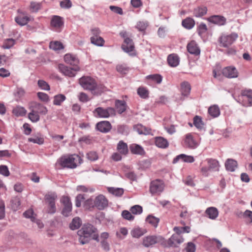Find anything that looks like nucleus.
Listing matches in <instances>:
<instances>
[{"mask_svg":"<svg viewBox=\"0 0 252 252\" xmlns=\"http://www.w3.org/2000/svg\"><path fill=\"white\" fill-rule=\"evenodd\" d=\"M108 191L116 196H121L124 193V189L122 188L109 187L108 188Z\"/></svg>","mask_w":252,"mask_h":252,"instance_id":"nucleus-41","label":"nucleus"},{"mask_svg":"<svg viewBox=\"0 0 252 252\" xmlns=\"http://www.w3.org/2000/svg\"><path fill=\"white\" fill-rule=\"evenodd\" d=\"M222 73L224 76L229 78H236L238 75L236 68L233 66H227L224 68Z\"/></svg>","mask_w":252,"mask_h":252,"instance_id":"nucleus-13","label":"nucleus"},{"mask_svg":"<svg viewBox=\"0 0 252 252\" xmlns=\"http://www.w3.org/2000/svg\"><path fill=\"white\" fill-rule=\"evenodd\" d=\"M179 160H182L184 162L188 163H192L194 161V158L192 156H188L185 154H180L174 158L173 163H176Z\"/></svg>","mask_w":252,"mask_h":252,"instance_id":"nucleus-22","label":"nucleus"},{"mask_svg":"<svg viewBox=\"0 0 252 252\" xmlns=\"http://www.w3.org/2000/svg\"><path fill=\"white\" fill-rule=\"evenodd\" d=\"M0 174L5 177L9 175L10 173L7 166L3 165L0 166Z\"/></svg>","mask_w":252,"mask_h":252,"instance_id":"nucleus-64","label":"nucleus"},{"mask_svg":"<svg viewBox=\"0 0 252 252\" xmlns=\"http://www.w3.org/2000/svg\"><path fill=\"white\" fill-rule=\"evenodd\" d=\"M96 127L100 132H107L111 129V125L108 121H102L96 124Z\"/></svg>","mask_w":252,"mask_h":252,"instance_id":"nucleus-19","label":"nucleus"},{"mask_svg":"<svg viewBox=\"0 0 252 252\" xmlns=\"http://www.w3.org/2000/svg\"><path fill=\"white\" fill-rule=\"evenodd\" d=\"M92 43L98 46H102L104 44V40L99 36H93L91 37Z\"/></svg>","mask_w":252,"mask_h":252,"instance_id":"nucleus-40","label":"nucleus"},{"mask_svg":"<svg viewBox=\"0 0 252 252\" xmlns=\"http://www.w3.org/2000/svg\"><path fill=\"white\" fill-rule=\"evenodd\" d=\"M82 159L77 155L74 154L64 158V168H75L78 165L81 164Z\"/></svg>","mask_w":252,"mask_h":252,"instance_id":"nucleus-4","label":"nucleus"},{"mask_svg":"<svg viewBox=\"0 0 252 252\" xmlns=\"http://www.w3.org/2000/svg\"><path fill=\"white\" fill-rule=\"evenodd\" d=\"M207 7L204 6H199L194 9L195 16H204L207 13Z\"/></svg>","mask_w":252,"mask_h":252,"instance_id":"nucleus-49","label":"nucleus"},{"mask_svg":"<svg viewBox=\"0 0 252 252\" xmlns=\"http://www.w3.org/2000/svg\"><path fill=\"white\" fill-rule=\"evenodd\" d=\"M173 230L176 233L180 235V234L183 233H189L190 231V228L188 226L184 227L175 226L174 227Z\"/></svg>","mask_w":252,"mask_h":252,"instance_id":"nucleus-45","label":"nucleus"},{"mask_svg":"<svg viewBox=\"0 0 252 252\" xmlns=\"http://www.w3.org/2000/svg\"><path fill=\"white\" fill-rule=\"evenodd\" d=\"M238 37L237 33L232 32L231 34L222 33L219 38V42L220 46L224 48L229 47L232 45Z\"/></svg>","mask_w":252,"mask_h":252,"instance_id":"nucleus-3","label":"nucleus"},{"mask_svg":"<svg viewBox=\"0 0 252 252\" xmlns=\"http://www.w3.org/2000/svg\"><path fill=\"white\" fill-rule=\"evenodd\" d=\"M205 213L208 217L211 220H215L219 216V211L214 207H208L205 211Z\"/></svg>","mask_w":252,"mask_h":252,"instance_id":"nucleus-23","label":"nucleus"},{"mask_svg":"<svg viewBox=\"0 0 252 252\" xmlns=\"http://www.w3.org/2000/svg\"><path fill=\"white\" fill-rule=\"evenodd\" d=\"M208 112L213 118L218 117L220 115V109L217 105H213L209 107Z\"/></svg>","mask_w":252,"mask_h":252,"instance_id":"nucleus-29","label":"nucleus"},{"mask_svg":"<svg viewBox=\"0 0 252 252\" xmlns=\"http://www.w3.org/2000/svg\"><path fill=\"white\" fill-rule=\"evenodd\" d=\"M128 234V230L126 227H121L119 230L116 232V235L117 238L120 239H124Z\"/></svg>","mask_w":252,"mask_h":252,"instance_id":"nucleus-44","label":"nucleus"},{"mask_svg":"<svg viewBox=\"0 0 252 252\" xmlns=\"http://www.w3.org/2000/svg\"><path fill=\"white\" fill-rule=\"evenodd\" d=\"M207 21L211 24L222 26L226 23V19L224 17H208Z\"/></svg>","mask_w":252,"mask_h":252,"instance_id":"nucleus-20","label":"nucleus"},{"mask_svg":"<svg viewBox=\"0 0 252 252\" xmlns=\"http://www.w3.org/2000/svg\"><path fill=\"white\" fill-rule=\"evenodd\" d=\"M79 70L80 67L79 66H64V75L70 77H74Z\"/></svg>","mask_w":252,"mask_h":252,"instance_id":"nucleus-17","label":"nucleus"},{"mask_svg":"<svg viewBox=\"0 0 252 252\" xmlns=\"http://www.w3.org/2000/svg\"><path fill=\"white\" fill-rule=\"evenodd\" d=\"M79 83L84 89L93 91L95 94H99L106 90L103 85H97L95 80L90 76L82 77Z\"/></svg>","mask_w":252,"mask_h":252,"instance_id":"nucleus-1","label":"nucleus"},{"mask_svg":"<svg viewBox=\"0 0 252 252\" xmlns=\"http://www.w3.org/2000/svg\"><path fill=\"white\" fill-rule=\"evenodd\" d=\"M184 143L185 147L189 149H195L198 146L197 142L191 133H188L185 135Z\"/></svg>","mask_w":252,"mask_h":252,"instance_id":"nucleus-12","label":"nucleus"},{"mask_svg":"<svg viewBox=\"0 0 252 252\" xmlns=\"http://www.w3.org/2000/svg\"><path fill=\"white\" fill-rule=\"evenodd\" d=\"M32 19L30 17H16L15 22L20 26H24Z\"/></svg>","mask_w":252,"mask_h":252,"instance_id":"nucleus-39","label":"nucleus"},{"mask_svg":"<svg viewBox=\"0 0 252 252\" xmlns=\"http://www.w3.org/2000/svg\"><path fill=\"white\" fill-rule=\"evenodd\" d=\"M156 145L160 148H166L168 145V141L162 137H157L155 138Z\"/></svg>","mask_w":252,"mask_h":252,"instance_id":"nucleus-26","label":"nucleus"},{"mask_svg":"<svg viewBox=\"0 0 252 252\" xmlns=\"http://www.w3.org/2000/svg\"><path fill=\"white\" fill-rule=\"evenodd\" d=\"M87 158L91 161H95L98 158V156L96 152L91 151L87 154Z\"/></svg>","mask_w":252,"mask_h":252,"instance_id":"nucleus-57","label":"nucleus"},{"mask_svg":"<svg viewBox=\"0 0 252 252\" xmlns=\"http://www.w3.org/2000/svg\"><path fill=\"white\" fill-rule=\"evenodd\" d=\"M138 94L142 98L146 99L149 97V91L144 87H139L137 89Z\"/></svg>","mask_w":252,"mask_h":252,"instance_id":"nucleus-47","label":"nucleus"},{"mask_svg":"<svg viewBox=\"0 0 252 252\" xmlns=\"http://www.w3.org/2000/svg\"><path fill=\"white\" fill-rule=\"evenodd\" d=\"M122 216L124 219L128 220H134V216H133L131 213L127 210H124L122 213Z\"/></svg>","mask_w":252,"mask_h":252,"instance_id":"nucleus-59","label":"nucleus"},{"mask_svg":"<svg viewBox=\"0 0 252 252\" xmlns=\"http://www.w3.org/2000/svg\"><path fill=\"white\" fill-rule=\"evenodd\" d=\"M118 151L122 155H126L128 153V147L127 144L123 142L120 141L117 147Z\"/></svg>","mask_w":252,"mask_h":252,"instance_id":"nucleus-30","label":"nucleus"},{"mask_svg":"<svg viewBox=\"0 0 252 252\" xmlns=\"http://www.w3.org/2000/svg\"><path fill=\"white\" fill-rule=\"evenodd\" d=\"M49 47L51 49L58 52L63 49V44L61 42L58 41H51L50 43Z\"/></svg>","mask_w":252,"mask_h":252,"instance_id":"nucleus-34","label":"nucleus"},{"mask_svg":"<svg viewBox=\"0 0 252 252\" xmlns=\"http://www.w3.org/2000/svg\"><path fill=\"white\" fill-rule=\"evenodd\" d=\"M147 27L148 24L145 22H139L136 26V28L140 31H144Z\"/></svg>","mask_w":252,"mask_h":252,"instance_id":"nucleus-63","label":"nucleus"},{"mask_svg":"<svg viewBox=\"0 0 252 252\" xmlns=\"http://www.w3.org/2000/svg\"><path fill=\"white\" fill-rule=\"evenodd\" d=\"M28 141L33 143H36L38 144H42L43 143L44 139L42 138L38 137H31L28 139Z\"/></svg>","mask_w":252,"mask_h":252,"instance_id":"nucleus-61","label":"nucleus"},{"mask_svg":"<svg viewBox=\"0 0 252 252\" xmlns=\"http://www.w3.org/2000/svg\"><path fill=\"white\" fill-rule=\"evenodd\" d=\"M164 238L160 236H149L145 237L143 240V245L145 247H149L157 243L163 244Z\"/></svg>","mask_w":252,"mask_h":252,"instance_id":"nucleus-7","label":"nucleus"},{"mask_svg":"<svg viewBox=\"0 0 252 252\" xmlns=\"http://www.w3.org/2000/svg\"><path fill=\"white\" fill-rule=\"evenodd\" d=\"M193 124L198 128H201L202 126V122L200 117L196 116L193 119Z\"/></svg>","mask_w":252,"mask_h":252,"instance_id":"nucleus-62","label":"nucleus"},{"mask_svg":"<svg viewBox=\"0 0 252 252\" xmlns=\"http://www.w3.org/2000/svg\"><path fill=\"white\" fill-rule=\"evenodd\" d=\"M148 79H150L157 84H160L162 80V77L161 75L158 74H155L148 75L146 77Z\"/></svg>","mask_w":252,"mask_h":252,"instance_id":"nucleus-46","label":"nucleus"},{"mask_svg":"<svg viewBox=\"0 0 252 252\" xmlns=\"http://www.w3.org/2000/svg\"><path fill=\"white\" fill-rule=\"evenodd\" d=\"M57 198V195L55 193H50L45 196V199L49 206L48 213L53 214L56 211L55 201Z\"/></svg>","mask_w":252,"mask_h":252,"instance_id":"nucleus-10","label":"nucleus"},{"mask_svg":"<svg viewBox=\"0 0 252 252\" xmlns=\"http://www.w3.org/2000/svg\"><path fill=\"white\" fill-rule=\"evenodd\" d=\"M146 221L154 227H157L159 221V219L152 215H150L146 218Z\"/></svg>","mask_w":252,"mask_h":252,"instance_id":"nucleus-36","label":"nucleus"},{"mask_svg":"<svg viewBox=\"0 0 252 252\" xmlns=\"http://www.w3.org/2000/svg\"><path fill=\"white\" fill-rule=\"evenodd\" d=\"M95 116L106 118L115 115V110L112 107H107L104 108L102 107L96 108L94 111Z\"/></svg>","mask_w":252,"mask_h":252,"instance_id":"nucleus-5","label":"nucleus"},{"mask_svg":"<svg viewBox=\"0 0 252 252\" xmlns=\"http://www.w3.org/2000/svg\"><path fill=\"white\" fill-rule=\"evenodd\" d=\"M108 205L106 198L103 195H99L96 197L94 200V206L99 210L103 209Z\"/></svg>","mask_w":252,"mask_h":252,"instance_id":"nucleus-15","label":"nucleus"},{"mask_svg":"<svg viewBox=\"0 0 252 252\" xmlns=\"http://www.w3.org/2000/svg\"><path fill=\"white\" fill-rule=\"evenodd\" d=\"M11 207L13 210H16L21 205L20 200L18 197L13 199L11 201Z\"/></svg>","mask_w":252,"mask_h":252,"instance_id":"nucleus-58","label":"nucleus"},{"mask_svg":"<svg viewBox=\"0 0 252 252\" xmlns=\"http://www.w3.org/2000/svg\"><path fill=\"white\" fill-rule=\"evenodd\" d=\"M116 70L121 74H126L129 70V68L125 64H118L116 66Z\"/></svg>","mask_w":252,"mask_h":252,"instance_id":"nucleus-53","label":"nucleus"},{"mask_svg":"<svg viewBox=\"0 0 252 252\" xmlns=\"http://www.w3.org/2000/svg\"><path fill=\"white\" fill-rule=\"evenodd\" d=\"M135 129L140 134H149L151 133V129L143 126L142 125H137L135 127Z\"/></svg>","mask_w":252,"mask_h":252,"instance_id":"nucleus-38","label":"nucleus"},{"mask_svg":"<svg viewBox=\"0 0 252 252\" xmlns=\"http://www.w3.org/2000/svg\"><path fill=\"white\" fill-rule=\"evenodd\" d=\"M164 188V185L162 181L156 180L151 183L150 191L153 195H159L163 191Z\"/></svg>","mask_w":252,"mask_h":252,"instance_id":"nucleus-6","label":"nucleus"},{"mask_svg":"<svg viewBox=\"0 0 252 252\" xmlns=\"http://www.w3.org/2000/svg\"><path fill=\"white\" fill-rule=\"evenodd\" d=\"M130 210L134 215H140L142 213L143 209L141 206L136 205L131 207Z\"/></svg>","mask_w":252,"mask_h":252,"instance_id":"nucleus-54","label":"nucleus"},{"mask_svg":"<svg viewBox=\"0 0 252 252\" xmlns=\"http://www.w3.org/2000/svg\"><path fill=\"white\" fill-rule=\"evenodd\" d=\"M64 216L67 217L71 214L72 204L69 198L64 196Z\"/></svg>","mask_w":252,"mask_h":252,"instance_id":"nucleus-21","label":"nucleus"},{"mask_svg":"<svg viewBox=\"0 0 252 252\" xmlns=\"http://www.w3.org/2000/svg\"><path fill=\"white\" fill-rule=\"evenodd\" d=\"M12 112L15 116H23L26 114V110L23 107L17 106L13 109Z\"/></svg>","mask_w":252,"mask_h":252,"instance_id":"nucleus-42","label":"nucleus"},{"mask_svg":"<svg viewBox=\"0 0 252 252\" xmlns=\"http://www.w3.org/2000/svg\"><path fill=\"white\" fill-rule=\"evenodd\" d=\"M207 31V28L205 24H200L198 28L197 32L198 34L202 38L205 37Z\"/></svg>","mask_w":252,"mask_h":252,"instance_id":"nucleus-43","label":"nucleus"},{"mask_svg":"<svg viewBox=\"0 0 252 252\" xmlns=\"http://www.w3.org/2000/svg\"><path fill=\"white\" fill-rule=\"evenodd\" d=\"M82 224V221L80 218H74L70 223L69 227L72 230H76L80 227Z\"/></svg>","mask_w":252,"mask_h":252,"instance_id":"nucleus-37","label":"nucleus"},{"mask_svg":"<svg viewBox=\"0 0 252 252\" xmlns=\"http://www.w3.org/2000/svg\"><path fill=\"white\" fill-rule=\"evenodd\" d=\"M23 215L25 218L30 219L32 221L35 220L36 215L34 213L32 209L28 210L23 213Z\"/></svg>","mask_w":252,"mask_h":252,"instance_id":"nucleus-51","label":"nucleus"},{"mask_svg":"<svg viewBox=\"0 0 252 252\" xmlns=\"http://www.w3.org/2000/svg\"><path fill=\"white\" fill-rule=\"evenodd\" d=\"M146 232V231L145 229L139 227H136L133 228L131 231L130 233L133 237L138 238L143 236Z\"/></svg>","mask_w":252,"mask_h":252,"instance_id":"nucleus-33","label":"nucleus"},{"mask_svg":"<svg viewBox=\"0 0 252 252\" xmlns=\"http://www.w3.org/2000/svg\"><path fill=\"white\" fill-rule=\"evenodd\" d=\"M241 97L243 100L240 102L241 98H239L238 100H236L242 104L243 106L247 107L252 106V90H244L241 93Z\"/></svg>","mask_w":252,"mask_h":252,"instance_id":"nucleus-8","label":"nucleus"},{"mask_svg":"<svg viewBox=\"0 0 252 252\" xmlns=\"http://www.w3.org/2000/svg\"><path fill=\"white\" fill-rule=\"evenodd\" d=\"M195 25L193 19L189 17L182 21L183 26L187 29H192Z\"/></svg>","mask_w":252,"mask_h":252,"instance_id":"nucleus-35","label":"nucleus"},{"mask_svg":"<svg viewBox=\"0 0 252 252\" xmlns=\"http://www.w3.org/2000/svg\"><path fill=\"white\" fill-rule=\"evenodd\" d=\"M207 161L211 170H219L220 165L218 160L215 159L209 158L207 159Z\"/></svg>","mask_w":252,"mask_h":252,"instance_id":"nucleus-32","label":"nucleus"},{"mask_svg":"<svg viewBox=\"0 0 252 252\" xmlns=\"http://www.w3.org/2000/svg\"><path fill=\"white\" fill-rule=\"evenodd\" d=\"M115 107L118 112L122 114L126 110V103L124 100H117L115 101Z\"/></svg>","mask_w":252,"mask_h":252,"instance_id":"nucleus-31","label":"nucleus"},{"mask_svg":"<svg viewBox=\"0 0 252 252\" xmlns=\"http://www.w3.org/2000/svg\"><path fill=\"white\" fill-rule=\"evenodd\" d=\"M29 118L32 122H37L40 119L39 115L35 111L31 109V112L29 114Z\"/></svg>","mask_w":252,"mask_h":252,"instance_id":"nucleus-48","label":"nucleus"},{"mask_svg":"<svg viewBox=\"0 0 252 252\" xmlns=\"http://www.w3.org/2000/svg\"><path fill=\"white\" fill-rule=\"evenodd\" d=\"M184 241L182 236L176 233L173 234L171 237L167 241V246L171 247H177Z\"/></svg>","mask_w":252,"mask_h":252,"instance_id":"nucleus-11","label":"nucleus"},{"mask_svg":"<svg viewBox=\"0 0 252 252\" xmlns=\"http://www.w3.org/2000/svg\"><path fill=\"white\" fill-rule=\"evenodd\" d=\"M109 8L111 10V11L115 14L119 15H122L123 14L122 8L119 6L110 5L109 6Z\"/></svg>","mask_w":252,"mask_h":252,"instance_id":"nucleus-60","label":"nucleus"},{"mask_svg":"<svg viewBox=\"0 0 252 252\" xmlns=\"http://www.w3.org/2000/svg\"><path fill=\"white\" fill-rule=\"evenodd\" d=\"M41 3L40 2H36L32 1L30 4V10L32 12H36L39 9L41 8Z\"/></svg>","mask_w":252,"mask_h":252,"instance_id":"nucleus-52","label":"nucleus"},{"mask_svg":"<svg viewBox=\"0 0 252 252\" xmlns=\"http://www.w3.org/2000/svg\"><path fill=\"white\" fill-rule=\"evenodd\" d=\"M30 109H32L38 114L45 115L47 113V109L46 107L35 102L32 103Z\"/></svg>","mask_w":252,"mask_h":252,"instance_id":"nucleus-16","label":"nucleus"},{"mask_svg":"<svg viewBox=\"0 0 252 252\" xmlns=\"http://www.w3.org/2000/svg\"><path fill=\"white\" fill-rule=\"evenodd\" d=\"M52 27L56 28H59L62 25L61 17H54L51 22Z\"/></svg>","mask_w":252,"mask_h":252,"instance_id":"nucleus-50","label":"nucleus"},{"mask_svg":"<svg viewBox=\"0 0 252 252\" xmlns=\"http://www.w3.org/2000/svg\"><path fill=\"white\" fill-rule=\"evenodd\" d=\"M64 61L70 66H78L79 60L74 56L66 54L64 56Z\"/></svg>","mask_w":252,"mask_h":252,"instance_id":"nucleus-18","label":"nucleus"},{"mask_svg":"<svg viewBox=\"0 0 252 252\" xmlns=\"http://www.w3.org/2000/svg\"><path fill=\"white\" fill-rule=\"evenodd\" d=\"M225 166L227 170L233 172L237 167V162L233 159H228L225 162Z\"/></svg>","mask_w":252,"mask_h":252,"instance_id":"nucleus-28","label":"nucleus"},{"mask_svg":"<svg viewBox=\"0 0 252 252\" xmlns=\"http://www.w3.org/2000/svg\"><path fill=\"white\" fill-rule=\"evenodd\" d=\"M167 62L170 66L176 67L179 64V58L175 54H170L167 57Z\"/></svg>","mask_w":252,"mask_h":252,"instance_id":"nucleus-24","label":"nucleus"},{"mask_svg":"<svg viewBox=\"0 0 252 252\" xmlns=\"http://www.w3.org/2000/svg\"><path fill=\"white\" fill-rule=\"evenodd\" d=\"M38 87L42 90L49 91L50 90V86L49 84L43 80H39L37 82Z\"/></svg>","mask_w":252,"mask_h":252,"instance_id":"nucleus-56","label":"nucleus"},{"mask_svg":"<svg viewBox=\"0 0 252 252\" xmlns=\"http://www.w3.org/2000/svg\"><path fill=\"white\" fill-rule=\"evenodd\" d=\"M96 230V228L92 224L89 223L84 224L77 232L80 243L82 245L88 243L92 235L95 232Z\"/></svg>","mask_w":252,"mask_h":252,"instance_id":"nucleus-2","label":"nucleus"},{"mask_svg":"<svg viewBox=\"0 0 252 252\" xmlns=\"http://www.w3.org/2000/svg\"><path fill=\"white\" fill-rule=\"evenodd\" d=\"M191 86L189 82L184 81L181 84V92L184 96H188L190 92Z\"/></svg>","mask_w":252,"mask_h":252,"instance_id":"nucleus-25","label":"nucleus"},{"mask_svg":"<svg viewBox=\"0 0 252 252\" xmlns=\"http://www.w3.org/2000/svg\"><path fill=\"white\" fill-rule=\"evenodd\" d=\"M122 48L125 52L127 53L130 56H136L134 44L132 39L128 37L125 38L124 43L122 46Z\"/></svg>","mask_w":252,"mask_h":252,"instance_id":"nucleus-9","label":"nucleus"},{"mask_svg":"<svg viewBox=\"0 0 252 252\" xmlns=\"http://www.w3.org/2000/svg\"><path fill=\"white\" fill-rule=\"evenodd\" d=\"M188 52L194 56H198L200 54V49L197 43L194 41H191L187 46Z\"/></svg>","mask_w":252,"mask_h":252,"instance_id":"nucleus-14","label":"nucleus"},{"mask_svg":"<svg viewBox=\"0 0 252 252\" xmlns=\"http://www.w3.org/2000/svg\"><path fill=\"white\" fill-rule=\"evenodd\" d=\"M15 44V40L12 38H8L4 40L3 47L5 49H9Z\"/></svg>","mask_w":252,"mask_h":252,"instance_id":"nucleus-55","label":"nucleus"},{"mask_svg":"<svg viewBox=\"0 0 252 252\" xmlns=\"http://www.w3.org/2000/svg\"><path fill=\"white\" fill-rule=\"evenodd\" d=\"M131 152L133 154L143 155L145 154L143 148L140 145L132 144L129 147Z\"/></svg>","mask_w":252,"mask_h":252,"instance_id":"nucleus-27","label":"nucleus"}]
</instances>
